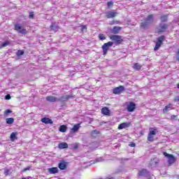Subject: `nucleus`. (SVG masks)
I'll return each mask as SVG.
<instances>
[{"instance_id": "obj_46", "label": "nucleus", "mask_w": 179, "mask_h": 179, "mask_svg": "<svg viewBox=\"0 0 179 179\" xmlns=\"http://www.w3.org/2000/svg\"><path fill=\"white\" fill-rule=\"evenodd\" d=\"M109 179H114V178H109Z\"/></svg>"}, {"instance_id": "obj_45", "label": "nucleus", "mask_w": 179, "mask_h": 179, "mask_svg": "<svg viewBox=\"0 0 179 179\" xmlns=\"http://www.w3.org/2000/svg\"><path fill=\"white\" fill-rule=\"evenodd\" d=\"M113 24H118V21H117V20H113Z\"/></svg>"}, {"instance_id": "obj_3", "label": "nucleus", "mask_w": 179, "mask_h": 179, "mask_svg": "<svg viewBox=\"0 0 179 179\" xmlns=\"http://www.w3.org/2000/svg\"><path fill=\"white\" fill-rule=\"evenodd\" d=\"M164 156H165V157L168 158V164L169 166H173V164H174V163H176V162H177V158H176V157L171 154H169L166 152H163Z\"/></svg>"}, {"instance_id": "obj_33", "label": "nucleus", "mask_w": 179, "mask_h": 179, "mask_svg": "<svg viewBox=\"0 0 179 179\" xmlns=\"http://www.w3.org/2000/svg\"><path fill=\"white\" fill-rule=\"evenodd\" d=\"M24 54V51L17 50L16 55H17V57H20V55H23Z\"/></svg>"}, {"instance_id": "obj_12", "label": "nucleus", "mask_w": 179, "mask_h": 179, "mask_svg": "<svg viewBox=\"0 0 179 179\" xmlns=\"http://www.w3.org/2000/svg\"><path fill=\"white\" fill-rule=\"evenodd\" d=\"M121 30H122V27H113V29H110V33L115 36V34H120Z\"/></svg>"}, {"instance_id": "obj_14", "label": "nucleus", "mask_w": 179, "mask_h": 179, "mask_svg": "<svg viewBox=\"0 0 179 179\" xmlns=\"http://www.w3.org/2000/svg\"><path fill=\"white\" fill-rule=\"evenodd\" d=\"M101 111L103 115H106V117L111 116V110H110V109L106 106L102 108Z\"/></svg>"}, {"instance_id": "obj_32", "label": "nucleus", "mask_w": 179, "mask_h": 179, "mask_svg": "<svg viewBox=\"0 0 179 179\" xmlns=\"http://www.w3.org/2000/svg\"><path fill=\"white\" fill-rule=\"evenodd\" d=\"M99 40H101V41H103L106 40V36H104L103 34H99Z\"/></svg>"}, {"instance_id": "obj_19", "label": "nucleus", "mask_w": 179, "mask_h": 179, "mask_svg": "<svg viewBox=\"0 0 179 179\" xmlns=\"http://www.w3.org/2000/svg\"><path fill=\"white\" fill-rule=\"evenodd\" d=\"M45 99H46V101H49L50 103H55L58 101V98L52 96H46Z\"/></svg>"}, {"instance_id": "obj_10", "label": "nucleus", "mask_w": 179, "mask_h": 179, "mask_svg": "<svg viewBox=\"0 0 179 179\" xmlns=\"http://www.w3.org/2000/svg\"><path fill=\"white\" fill-rule=\"evenodd\" d=\"M138 176L140 178L141 177H149V171H148L146 169H143L138 171Z\"/></svg>"}, {"instance_id": "obj_20", "label": "nucleus", "mask_w": 179, "mask_h": 179, "mask_svg": "<svg viewBox=\"0 0 179 179\" xmlns=\"http://www.w3.org/2000/svg\"><path fill=\"white\" fill-rule=\"evenodd\" d=\"M41 122H43V124H52L54 122H52V120L50 119V117H43L41 120Z\"/></svg>"}, {"instance_id": "obj_42", "label": "nucleus", "mask_w": 179, "mask_h": 179, "mask_svg": "<svg viewBox=\"0 0 179 179\" xmlns=\"http://www.w3.org/2000/svg\"><path fill=\"white\" fill-rule=\"evenodd\" d=\"M6 100H10V94H7L5 96Z\"/></svg>"}, {"instance_id": "obj_38", "label": "nucleus", "mask_w": 179, "mask_h": 179, "mask_svg": "<svg viewBox=\"0 0 179 179\" xmlns=\"http://www.w3.org/2000/svg\"><path fill=\"white\" fill-rule=\"evenodd\" d=\"M29 17V19H34V12H30Z\"/></svg>"}, {"instance_id": "obj_47", "label": "nucleus", "mask_w": 179, "mask_h": 179, "mask_svg": "<svg viewBox=\"0 0 179 179\" xmlns=\"http://www.w3.org/2000/svg\"><path fill=\"white\" fill-rule=\"evenodd\" d=\"M150 129H153V128H150Z\"/></svg>"}, {"instance_id": "obj_11", "label": "nucleus", "mask_w": 179, "mask_h": 179, "mask_svg": "<svg viewBox=\"0 0 179 179\" xmlns=\"http://www.w3.org/2000/svg\"><path fill=\"white\" fill-rule=\"evenodd\" d=\"M127 111L129 113H134L135 110H136V104L134 102H129V105H127Z\"/></svg>"}, {"instance_id": "obj_24", "label": "nucleus", "mask_w": 179, "mask_h": 179, "mask_svg": "<svg viewBox=\"0 0 179 179\" xmlns=\"http://www.w3.org/2000/svg\"><path fill=\"white\" fill-rule=\"evenodd\" d=\"M67 129H68V127H66V125H64V124L61 125L59 128V131L62 133L66 132Z\"/></svg>"}, {"instance_id": "obj_1", "label": "nucleus", "mask_w": 179, "mask_h": 179, "mask_svg": "<svg viewBox=\"0 0 179 179\" xmlns=\"http://www.w3.org/2000/svg\"><path fill=\"white\" fill-rule=\"evenodd\" d=\"M110 40L113 41L115 44L117 45H120V44H122L124 43V39H122V36L120 35H110L109 36Z\"/></svg>"}, {"instance_id": "obj_44", "label": "nucleus", "mask_w": 179, "mask_h": 179, "mask_svg": "<svg viewBox=\"0 0 179 179\" xmlns=\"http://www.w3.org/2000/svg\"><path fill=\"white\" fill-rule=\"evenodd\" d=\"M73 148H74V149H78V148H79V144H78V143H75L74 145H73Z\"/></svg>"}, {"instance_id": "obj_25", "label": "nucleus", "mask_w": 179, "mask_h": 179, "mask_svg": "<svg viewBox=\"0 0 179 179\" xmlns=\"http://www.w3.org/2000/svg\"><path fill=\"white\" fill-rule=\"evenodd\" d=\"M133 69L135 71H141V69H142V65L139 64L138 63H136L133 66Z\"/></svg>"}, {"instance_id": "obj_27", "label": "nucleus", "mask_w": 179, "mask_h": 179, "mask_svg": "<svg viewBox=\"0 0 179 179\" xmlns=\"http://www.w3.org/2000/svg\"><path fill=\"white\" fill-rule=\"evenodd\" d=\"M6 124H8V125H12V124L15 122V119L13 117H8L6 120Z\"/></svg>"}, {"instance_id": "obj_23", "label": "nucleus", "mask_w": 179, "mask_h": 179, "mask_svg": "<svg viewBox=\"0 0 179 179\" xmlns=\"http://www.w3.org/2000/svg\"><path fill=\"white\" fill-rule=\"evenodd\" d=\"M59 170L57 167H52L50 169H48V172L50 174H57L58 173Z\"/></svg>"}, {"instance_id": "obj_31", "label": "nucleus", "mask_w": 179, "mask_h": 179, "mask_svg": "<svg viewBox=\"0 0 179 179\" xmlns=\"http://www.w3.org/2000/svg\"><path fill=\"white\" fill-rule=\"evenodd\" d=\"M12 113V110L10 109H7L4 111L3 113V117H8L9 114Z\"/></svg>"}, {"instance_id": "obj_26", "label": "nucleus", "mask_w": 179, "mask_h": 179, "mask_svg": "<svg viewBox=\"0 0 179 179\" xmlns=\"http://www.w3.org/2000/svg\"><path fill=\"white\" fill-rule=\"evenodd\" d=\"M58 167L60 170H65L66 169V163L60 162L58 165Z\"/></svg>"}, {"instance_id": "obj_6", "label": "nucleus", "mask_w": 179, "mask_h": 179, "mask_svg": "<svg viewBox=\"0 0 179 179\" xmlns=\"http://www.w3.org/2000/svg\"><path fill=\"white\" fill-rule=\"evenodd\" d=\"M157 134H159V130H157V129H153V130H150L147 137L148 142H154L155 135H157Z\"/></svg>"}, {"instance_id": "obj_29", "label": "nucleus", "mask_w": 179, "mask_h": 179, "mask_svg": "<svg viewBox=\"0 0 179 179\" xmlns=\"http://www.w3.org/2000/svg\"><path fill=\"white\" fill-rule=\"evenodd\" d=\"M8 45H10V42L9 41H6L4 43H3L0 46V49L4 48V47H8Z\"/></svg>"}, {"instance_id": "obj_2", "label": "nucleus", "mask_w": 179, "mask_h": 179, "mask_svg": "<svg viewBox=\"0 0 179 179\" xmlns=\"http://www.w3.org/2000/svg\"><path fill=\"white\" fill-rule=\"evenodd\" d=\"M164 40H166V36L164 35L160 36L157 38V41L155 42V46L154 48V51H157L160 49V47L163 45V43H164Z\"/></svg>"}, {"instance_id": "obj_16", "label": "nucleus", "mask_w": 179, "mask_h": 179, "mask_svg": "<svg viewBox=\"0 0 179 179\" xmlns=\"http://www.w3.org/2000/svg\"><path fill=\"white\" fill-rule=\"evenodd\" d=\"M159 163H160V159H159L157 157L152 158L150 160V166H154L156 167V166L159 165Z\"/></svg>"}, {"instance_id": "obj_30", "label": "nucleus", "mask_w": 179, "mask_h": 179, "mask_svg": "<svg viewBox=\"0 0 179 179\" xmlns=\"http://www.w3.org/2000/svg\"><path fill=\"white\" fill-rule=\"evenodd\" d=\"M169 17V15H164L160 17L161 22H167V19Z\"/></svg>"}, {"instance_id": "obj_39", "label": "nucleus", "mask_w": 179, "mask_h": 179, "mask_svg": "<svg viewBox=\"0 0 179 179\" xmlns=\"http://www.w3.org/2000/svg\"><path fill=\"white\" fill-rule=\"evenodd\" d=\"M83 30H87V27L86 25L81 26V31H83Z\"/></svg>"}, {"instance_id": "obj_22", "label": "nucleus", "mask_w": 179, "mask_h": 179, "mask_svg": "<svg viewBox=\"0 0 179 179\" xmlns=\"http://www.w3.org/2000/svg\"><path fill=\"white\" fill-rule=\"evenodd\" d=\"M58 148L60 150L68 149V143H66V142L59 143L58 144Z\"/></svg>"}, {"instance_id": "obj_7", "label": "nucleus", "mask_w": 179, "mask_h": 179, "mask_svg": "<svg viewBox=\"0 0 179 179\" xmlns=\"http://www.w3.org/2000/svg\"><path fill=\"white\" fill-rule=\"evenodd\" d=\"M14 30L20 33V34H27V30L24 28L22 27L20 24H15L14 25Z\"/></svg>"}, {"instance_id": "obj_36", "label": "nucleus", "mask_w": 179, "mask_h": 179, "mask_svg": "<svg viewBox=\"0 0 179 179\" xmlns=\"http://www.w3.org/2000/svg\"><path fill=\"white\" fill-rule=\"evenodd\" d=\"M170 106H171V103H169V106H165V108H164V113H167V111H169Z\"/></svg>"}, {"instance_id": "obj_37", "label": "nucleus", "mask_w": 179, "mask_h": 179, "mask_svg": "<svg viewBox=\"0 0 179 179\" xmlns=\"http://www.w3.org/2000/svg\"><path fill=\"white\" fill-rule=\"evenodd\" d=\"M9 174H10V169H5L4 175L5 176H9Z\"/></svg>"}, {"instance_id": "obj_43", "label": "nucleus", "mask_w": 179, "mask_h": 179, "mask_svg": "<svg viewBox=\"0 0 179 179\" xmlns=\"http://www.w3.org/2000/svg\"><path fill=\"white\" fill-rule=\"evenodd\" d=\"M174 101H176V103H178V104H179V96H176L174 98Z\"/></svg>"}, {"instance_id": "obj_15", "label": "nucleus", "mask_w": 179, "mask_h": 179, "mask_svg": "<svg viewBox=\"0 0 179 179\" xmlns=\"http://www.w3.org/2000/svg\"><path fill=\"white\" fill-rule=\"evenodd\" d=\"M169 29V25L167 24H159V29L157 31V33H163Z\"/></svg>"}, {"instance_id": "obj_4", "label": "nucleus", "mask_w": 179, "mask_h": 179, "mask_svg": "<svg viewBox=\"0 0 179 179\" xmlns=\"http://www.w3.org/2000/svg\"><path fill=\"white\" fill-rule=\"evenodd\" d=\"M145 22H141V26L140 27L141 29H149V22H153V15L152 14H150L148 16V17L145 20Z\"/></svg>"}, {"instance_id": "obj_9", "label": "nucleus", "mask_w": 179, "mask_h": 179, "mask_svg": "<svg viewBox=\"0 0 179 179\" xmlns=\"http://www.w3.org/2000/svg\"><path fill=\"white\" fill-rule=\"evenodd\" d=\"M118 15V13L115 10H110L106 13V17L107 19H114L117 15Z\"/></svg>"}, {"instance_id": "obj_8", "label": "nucleus", "mask_w": 179, "mask_h": 179, "mask_svg": "<svg viewBox=\"0 0 179 179\" xmlns=\"http://www.w3.org/2000/svg\"><path fill=\"white\" fill-rule=\"evenodd\" d=\"M125 91V87L122 85H120L119 87H116L113 88V94H121L122 92Z\"/></svg>"}, {"instance_id": "obj_28", "label": "nucleus", "mask_w": 179, "mask_h": 179, "mask_svg": "<svg viewBox=\"0 0 179 179\" xmlns=\"http://www.w3.org/2000/svg\"><path fill=\"white\" fill-rule=\"evenodd\" d=\"M50 29L52 30H53V31H58V29H59V27L58 26H57L55 24V23H52L51 25H50Z\"/></svg>"}, {"instance_id": "obj_18", "label": "nucleus", "mask_w": 179, "mask_h": 179, "mask_svg": "<svg viewBox=\"0 0 179 179\" xmlns=\"http://www.w3.org/2000/svg\"><path fill=\"white\" fill-rule=\"evenodd\" d=\"M69 99H72L71 95H66V96H61L59 99H58V101H60L61 103H64L65 101H68Z\"/></svg>"}, {"instance_id": "obj_41", "label": "nucleus", "mask_w": 179, "mask_h": 179, "mask_svg": "<svg viewBox=\"0 0 179 179\" xmlns=\"http://www.w3.org/2000/svg\"><path fill=\"white\" fill-rule=\"evenodd\" d=\"M129 146H130V148H135V146H136V144H135V143H134V142H131V143H130Z\"/></svg>"}, {"instance_id": "obj_34", "label": "nucleus", "mask_w": 179, "mask_h": 179, "mask_svg": "<svg viewBox=\"0 0 179 179\" xmlns=\"http://www.w3.org/2000/svg\"><path fill=\"white\" fill-rule=\"evenodd\" d=\"M171 120L172 121H177L178 120V116L176 115H173L171 117Z\"/></svg>"}, {"instance_id": "obj_5", "label": "nucleus", "mask_w": 179, "mask_h": 179, "mask_svg": "<svg viewBox=\"0 0 179 179\" xmlns=\"http://www.w3.org/2000/svg\"><path fill=\"white\" fill-rule=\"evenodd\" d=\"M113 45L114 43L113 41H108L106 43H103L102 45L103 55H107V52H108L110 47H113Z\"/></svg>"}, {"instance_id": "obj_40", "label": "nucleus", "mask_w": 179, "mask_h": 179, "mask_svg": "<svg viewBox=\"0 0 179 179\" xmlns=\"http://www.w3.org/2000/svg\"><path fill=\"white\" fill-rule=\"evenodd\" d=\"M31 169V166H28V167H27V168H24V169L22 170V171H23V173H24V172H26V171L30 170Z\"/></svg>"}, {"instance_id": "obj_35", "label": "nucleus", "mask_w": 179, "mask_h": 179, "mask_svg": "<svg viewBox=\"0 0 179 179\" xmlns=\"http://www.w3.org/2000/svg\"><path fill=\"white\" fill-rule=\"evenodd\" d=\"M107 6L108 8H112V6H114V2H113V1H108Z\"/></svg>"}, {"instance_id": "obj_21", "label": "nucleus", "mask_w": 179, "mask_h": 179, "mask_svg": "<svg viewBox=\"0 0 179 179\" xmlns=\"http://www.w3.org/2000/svg\"><path fill=\"white\" fill-rule=\"evenodd\" d=\"M17 135H19V133H17V131L11 133L10 136L11 142H15V141L17 140Z\"/></svg>"}, {"instance_id": "obj_13", "label": "nucleus", "mask_w": 179, "mask_h": 179, "mask_svg": "<svg viewBox=\"0 0 179 179\" xmlns=\"http://www.w3.org/2000/svg\"><path fill=\"white\" fill-rule=\"evenodd\" d=\"M132 125L131 122H123L119 124L117 129H124L125 128H129Z\"/></svg>"}, {"instance_id": "obj_17", "label": "nucleus", "mask_w": 179, "mask_h": 179, "mask_svg": "<svg viewBox=\"0 0 179 179\" xmlns=\"http://www.w3.org/2000/svg\"><path fill=\"white\" fill-rule=\"evenodd\" d=\"M80 129V123H78L73 125V128L71 129L72 134H76L78 131Z\"/></svg>"}]
</instances>
